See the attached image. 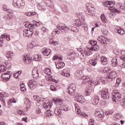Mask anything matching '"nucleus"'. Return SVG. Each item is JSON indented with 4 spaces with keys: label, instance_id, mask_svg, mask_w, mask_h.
Returning a JSON list of instances; mask_svg holds the SVG:
<instances>
[{
    "label": "nucleus",
    "instance_id": "393cba45",
    "mask_svg": "<svg viewBox=\"0 0 125 125\" xmlns=\"http://www.w3.org/2000/svg\"><path fill=\"white\" fill-rule=\"evenodd\" d=\"M95 116L98 117V118H104V112L102 111H96L95 112Z\"/></svg>",
    "mask_w": 125,
    "mask_h": 125
},
{
    "label": "nucleus",
    "instance_id": "0eeeda50",
    "mask_svg": "<svg viewBox=\"0 0 125 125\" xmlns=\"http://www.w3.org/2000/svg\"><path fill=\"white\" fill-rule=\"evenodd\" d=\"M99 93L101 94L103 99H109L110 97L109 92H108V89H107L99 91Z\"/></svg>",
    "mask_w": 125,
    "mask_h": 125
},
{
    "label": "nucleus",
    "instance_id": "bf43d9fd",
    "mask_svg": "<svg viewBox=\"0 0 125 125\" xmlns=\"http://www.w3.org/2000/svg\"><path fill=\"white\" fill-rule=\"evenodd\" d=\"M71 30L72 32H74L75 33H77V32H78V30H77V28H76V27H72L71 28Z\"/></svg>",
    "mask_w": 125,
    "mask_h": 125
},
{
    "label": "nucleus",
    "instance_id": "bb28decb",
    "mask_svg": "<svg viewBox=\"0 0 125 125\" xmlns=\"http://www.w3.org/2000/svg\"><path fill=\"white\" fill-rule=\"evenodd\" d=\"M90 80L86 82H89V84H91V85L95 86V85H98V84H100V83H99V81L96 82V81H91V79L89 78Z\"/></svg>",
    "mask_w": 125,
    "mask_h": 125
},
{
    "label": "nucleus",
    "instance_id": "a18cd8bd",
    "mask_svg": "<svg viewBox=\"0 0 125 125\" xmlns=\"http://www.w3.org/2000/svg\"><path fill=\"white\" fill-rule=\"evenodd\" d=\"M101 19L103 23H106V22H107V19H106L104 14H102L101 16Z\"/></svg>",
    "mask_w": 125,
    "mask_h": 125
},
{
    "label": "nucleus",
    "instance_id": "f3484780",
    "mask_svg": "<svg viewBox=\"0 0 125 125\" xmlns=\"http://www.w3.org/2000/svg\"><path fill=\"white\" fill-rule=\"evenodd\" d=\"M103 5L106 7H110L113 8L114 5H115V1H106L103 3Z\"/></svg>",
    "mask_w": 125,
    "mask_h": 125
},
{
    "label": "nucleus",
    "instance_id": "052dcab7",
    "mask_svg": "<svg viewBox=\"0 0 125 125\" xmlns=\"http://www.w3.org/2000/svg\"><path fill=\"white\" fill-rule=\"evenodd\" d=\"M103 38V36H99L97 38V41L101 43V41L102 40V38Z\"/></svg>",
    "mask_w": 125,
    "mask_h": 125
},
{
    "label": "nucleus",
    "instance_id": "864d4df0",
    "mask_svg": "<svg viewBox=\"0 0 125 125\" xmlns=\"http://www.w3.org/2000/svg\"><path fill=\"white\" fill-rule=\"evenodd\" d=\"M5 67H4V65H0V73H3V72H5Z\"/></svg>",
    "mask_w": 125,
    "mask_h": 125
},
{
    "label": "nucleus",
    "instance_id": "4c0bfd02",
    "mask_svg": "<svg viewBox=\"0 0 125 125\" xmlns=\"http://www.w3.org/2000/svg\"><path fill=\"white\" fill-rule=\"evenodd\" d=\"M74 24L75 26L80 27V26H82V21L80 20H76L74 21Z\"/></svg>",
    "mask_w": 125,
    "mask_h": 125
},
{
    "label": "nucleus",
    "instance_id": "2f4dec72",
    "mask_svg": "<svg viewBox=\"0 0 125 125\" xmlns=\"http://www.w3.org/2000/svg\"><path fill=\"white\" fill-rule=\"evenodd\" d=\"M24 103L26 105V109H30V107H31V102H30V100L28 98L25 99Z\"/></svg>",
    "mask_w": 125,
    "mask_h": 125
},
{
    "label": "nucleus",
    "instance_id": "4468645a",
    "mask_svg": "<svg viewBox=\"0 0 125 125\" xmlns=\"http://www.w3.org/2000/svg\"><path fill=\"white\" fill-rule=\"evenodd\" d=\"M11 77V75L9 73V72L2 74L1 75V78L3 82H7V81H9V79H10Z\"/></svg>",
    "mask_w": 125,
    "mask_h": 125
},
{
    "label": "nucleus",
    "instance_id": "58836bf2",
    "mask_svg": "<svg viewBox=\"0 0 125 125\" xmlns=\"http://www.w3.org/2000/svg\"><path fill=\"white\" fill-rule=\"evenodd\" d=\"M1 39H5L8 42L10 41V37L6 34L1 35Z\"/></svg>",
    "mask_w": 125,
    "mask_h": 125
},
{
    "label": "nucleus",
    "instance_id": "39448f33",
    "mask_svg": "<svg viewBox=\"0 0 125 125\" xmlns=\"http://www.w3.org/2000/svg\"><path fill=\"white\" fill-rule=\"evenodd\" d=\"M34 29L35 28H28L27 29H24L23 31V36L27 38H31L34 34Z\"/></svg>",
    "mask_w": 125,
    "mask_h": 125
},
{
    "label": "nucleus",
    "instance_id": "de8ad7c7",
    "mask_svg": "<svg viewBox=\"0 0 125 125\" xmlns=\"http://www.w3.org/2000/svg\"><path fill=\"white\" fill-rule=\"evenodd\" d=\"M14 16V13H12L11 14H9L7 15V18L8 20H9L10 19H12Z\"/></svg>",
    "mask_w": 125,
    "mask_h": 125
},
{
    "label": "nucleus",
    "instance_id": "79ce46f5",
    "mask_svg": "<svg viewBox=\"0 0 125 125\" xmlns=\"http://www.w3.org/2000/svg\"><path fill=\"white\" fill-rule=\"evenodd\" d=\"M90 63L92 66H96L97 64V59L91 60L90 61Z\"/></svg>",
    "mask_w": 125,
    "mask_h": 125
},
{
    "label": "nucleus",
    "instance_id": "13d9d810",
    "mask_svg": "<svg viewBox=\"0 0 125 125\" xmlns=\"http://www.w3.org/2000/svg\"><path fill=\"white\" fill-rule=\"evenodd\" d=\"M17 113L21 115V116L22 115H24V111H23V110H22L18 109Z\"/></svg>",
    "mask_w": 125,
    "mask_h": 125
},
{
    "label": "nucleus",
    "instance_id": "f03ea898",
    "mask_svg": "<svg viewBox=\"0 0 125 125\" xmlns=\"http://www.w3.org/2000/svg\"><path fill=\"white\" fill-rule=\"evenodd\" d=\"M83 71L82 70H77L74 74L75 77L78 79H82L85 82L90 81L88 76H83Z\"/></svg>",
    "mask_w": 125,
    "mask_h": 125
},
{
    "label": "nucleus",
    "instance_id": "37998d69",
    "mask_svg": "<svg viewBox=\"0 0 125 125\" xmlns=\"http://www.w3.org/2000/svg\"><path fill=\"white\" fill-rule=\"evenodd\" d=\"M61 112V110H60V108L58 107L56 108L54 110V113L57 115V116H59L60 115V113Z\"/></svg>",
    "mask_w": 125,
    "mask_h": 125
},
{
    "label": "nucleus",
    "instance_id": "ddd939ff",
    "mask_svg": "<svg viewBox=\"0 0 125 125\" xmlns=\"http://www.w3.org/2000/svg\"><path fill=\"white\" fill-rule=\"evenodd\" d=\"M57 27L59 30H60L61 32L63 33H66V31H68V30H71V29L67 27V26L64 24H59L57 26Z\"/></svg>",
    "mask_w": 125,
    "mask_h": 125
},
{
    "label": "nucleus",
    "instance_id": "6e6d98bb",
    "mask_svg": "<svg viewBox=\"0 0 125 125\" xmlns=\"http://www.w3.org/2000/svg\"><path fill=\"white\" fill-rule=\"evenodd\" d=\"M61 75H62V76H64L65 77H70V74H69V73H66L65 72V71H62L61 72Z\"/></svg>",
    "mask_w": 125,
    "mask_h": 125
},
{
    "label": "nucleus",
    "instance_id": "f257e3e1",
    "mask_svg": "<svg viewBox=\"0 0 125 125\" xmlns=\"http://www.w3.org/2000/svg\"><path fill=\"white\" fill-rule=\"evenodd\" d=\"M54 103H59L60 104V107L62 111H69L70 110V107H68V106L63 104V100H61V99H54Z\"/></svg>",
    "mask_w": 125,
    "mask_h": 125
},
{
    "label": "nucleus",
    "instance_id": "4be33fe9",
    "mask_svg": "<svg viewBox=\"0 0 125 125\" xmlns=\"http://www.w3.org/2000/svg\"><path fill=\"white\" fill-rule=\"evenodd\" d=\"M51 50L46 48H43L42 49V53L44 56H48L50 54Z\"/></svg>",
    "mask_w": 125,
    "mask_h": 125
},
{
    "label": "nucleus",
    "instance_id": "dca6fc26",
    "mask_svg": "<svg viewBox=\"0 0 125 125\" xmlns=\"http://www.w3.org/2000/svg\"><path fill=\"white\" fill-rule=\"evenodd\" d=\"M23 61L24 64L29 65L32 63V58L30 57V56L27 55L26 56L23 57Z\"/></svg>",
    "mask_w": 125,
    "mask_h": 125
},
{
    "label": "nucleus",
    "instance_id": "774afa93",
    "mask_svg": "<svg viewBox=\"0 0 125 125\" xmlns=\"http://www.w3.org/2000/svg\"><path fill=\"white\" fill-rule=\"evenodd\" d=\"M7 24H8L9 26H11L13 24V22L12 21H7Z\"/></svg>",
    "mask_w": 125,
    "mask_h": 125
},
{
    "label": "nucleus",
    "instance_id": "f704fd0d",
    "mask_svg": "<svg viewBox=\"0 0 125 125\" xmlns=\"http://www.w3.org/2000/svg\"><path fill=\"white\" fill-rule=\"evenodd\" d=\"M107 38L103 36V38H102V41L101 42V43L103 44V45H107Z\"/></svg>",
    "mask_w": 125,
    "mask_h": 125
},
{
    "label": "nucleus",
    "instance_id": "2eb2a0df",
    "mask_svg": "<svg viewBox=\"0 0 125 125\" xmlns=\"http://www.w3.org/2000/svg\"><path fill=\"white\" fill-rule=\"evenodd\" d=\"M120 53L121 54L120 58L122 59V60L124 61L123 63L120 65V67H121V69H123V68H125V51L122 50L120 51Z\"/></svg>",
    "mask_w": 125,
    "mask_h": 125
},
{
    "label": "nucleus",
    "instance_id": "f8f14e48",
    "mask_svg": "<svg viewBox=\"0 0 125 125\" xmlns=\"http://www.w3.org/2000/svg\"><path fill=\"white\" fill-rule=\"evenodd\" d=\"M75 90H76V85L74 83L70 84L67 89V93L68 94L74 95Z\"/></svg>",
    "mask_w": 125,
    "mask_h": 125
},
{
    "label": "nucleus",
    "instance_id": "338daca9",
    "mask_svg": "<svg viewBox=\"0 0 125 125\" xmlns=\"http://www.w3.org/2000/svg\"><path fill=\"white\" fill-rule=\"evenodd\" d=\"M3 95V97H8L9 96V94H8L7 93H2Z\"/></svg>",
    "mask_w": 125,
    "mask_h": 125
},
{
    "label": "nucleus",
    "instance_id": "5701e85b",
    "mask_svg": "<svg viewBox=\"0 0 125 125\" xmlns=\"http://www.w3.org/2000/svg\"><path fill=\"white\" fill-rule=\"evenodd\" d=\"M91 92H92V87L88 86L85 89L84 94L86 95V96H89Z\"/></svg>",
    "mask_w": 125,
    "mask_h": 125
},
{
    "label": "nucleus",
    "instance_id": "a878e982",
    "mask_svg": "<svg viewBox=\"0 0 125 125\" xmlns=\"http://www.w3.org/2000/svg\"><path fill=\"white\" fill-rule=\"evenodd\" d=\"M84 54L86 56H89L92 54V52L90 48L87 47L84 50Z\"/></svg>",
    "mask_w": 125,
    "mask_h": 125
},
{
    "label": "nucleus",
    "instance_id": "6e6552de",
    "mask_svg": "<svg viewBox=\"0 0 125 125\" xmlns=\"http://www.w3.org/2000/svg\"><path fill=\"white\" fill-rule=\"evenodd\" d=\"M25 3L22 0H14L13 2V5L16 7V8H20L22 6H24Z\"/></svg>",
    "mask_w": 125,
    "mask_h": 125
},
{
    "label": "nucleus",
    "instance_id": "7ed1b4c3",
    "mask_svg": "<svg viewBox=\"0 0 125 125\" xmlns=\"http://www.w3.org/2000/svg\"><path fill=\"white\" fill-rule=\"evenodd\" d=\"M112 100L114 102H118L121 100V93L117 90H113L112 91Z\"/></svg>",
    "mask_w": 125,
    "mask_h": 125
},
{
    "label": "nucleus",
    "instance_id": "0e129e2a",
    "mask_svg": "<svg viewBox=\"0 0 125 125\" xmlns=\"http://www.w3.org/2000/svg\"><path fill=\"white\" fill-rule=\"evenodd\" d=\"M116 83H119L120 84L121 83H122V79L118 78L116 80Z\"/></svg>",
    "mask_w": 125,
    "mask_h": 125
},
{
    "label": "nucleus",
    "instance_id": "473e14b6",
    "mask_svg": "<svg viewBox=\"0 0 125 125\" xmlns=\"http://www.w3.org/2000/svg\"><path fill=\"white\" fill-rule=\"evenodd\" d=\"M32 59L34 61H41L42 60V57L41 55H35L33 57Z\"/></svg>",
    "mask_w": 125,
    "mask_h": 125
},
{
    "label": "nucleus",
    "instance_id": "a211bd4d",
    "mask_svg": "<svg viewBox=\"0 0 125 125\" xmlns=\"http://www.w3.org/2000/svg\"><path fill=\"white\" fill-rule=\"evenodd\" d=\"M44 73H45L46 75H47V76H46V79L48 81H51V75H50L51 70L49 68H46L44 70Z\"/></svg>",
    "mask_w": 125,
    "mask_h": 125
},
{
    "label": "nucleus",
    "instance_id": "1a4fd4ad",
    "mask_svg": "<svg viewBox=\"0 0 125 125\" xmlns=\"http://www.w3.org/2000/svg\"><path fill=\"white\" fill-rule=\"evenodd\" d=\"M43 107L47 111H46L45 115L47 117H50L52 115L51 111L49 110L51 106L49 105V103H47L46 102H44L43 103Z\"/></svg>",
    "mask_w": 125,
    "mask_h": 125
},
{
    "label": "nucleus",
    "instance_id": "e433bc0d",
    "mask_svg": "<svg viewBox=\"0 0 125 125\" xmlns=\"http://www.w3.org/2000/svg\"><path fill=\"white\" fill-rule=\"evenodd\" d=\"M99 103V97L98 96H96L95 97V99L93 101V104L95 105H97Z\"/></svg>",
    "mask_w": 125,
    "mask_h": 125
},
{
    "label": "nucleus",
    "instance_id": "8fccbe9b",
    "mask_svg": "<svg viewBox=\"0 0 125 125\" xmlns=\"http://www.w3.org/2000/svg\"><path fill=\"white\" fill-rule=\"evenodd\" d=\"M62 10L64 11V12H68V8L67 7V6L63 4L62 5Z\"/></svg>",
    "mask_w": 125,
    "mask_h": 125
},
{
    "label": "nucleus",
    "instance_id": "680f3d73",
    "mask_svg": "<svg viewBox=\"0 0 125 125\" xmlns=\"http://www.w3.org/2000/svg\"><path fill=\"white\" fill-rule=\"evenodd\" d=\"M83 53H84V52L80 53V58L81 59H85V56H84Z\"/></svg>",
    "mask_w": 125,
    "mask_h": 125
},
{
    "label": "nucleus",
    "instance_id": "3c124183",
    "mask_svg": "<svg viewBox=\"0 0 125 125\" xmlns=\"http://www.w3.org/2000/svg\"><path fill=\"white\" fill-rule=\"evenodd\" d=\"M89 43H90V44H91V45H96V44H97V42H96V41L95 40H91V41H90L89 42Z\"/></svg>",
    "mask_w": 125,
    "mask_h": 125
},
{
    "label": "nucleus",
    "instance_id": "72a5a7b5",
    "mask_svg": "<svg viewBox=\"0 0 125 125\" xmlns=\"http://www.w3.org/2000/svg\"><path fill=\"white\" fill-rule=\"evenodd\" d=\"M101 62L103 65H106L108 63L107 58L106 57H102L101 58Z\"/></svg>",
    "mask_w": 125,
    "mask_h": 125
},
{
    "label": "nucleus",
    "instance_id": "4d7b16f0",
    "mask_svg": "<svg viewBox=\"0 0 125 125\" xmlns=\"http://www.w3.org/2000/svg\"><path fill=\"white\" fill-rule=\"evenodd\" d=\"M77 51H78L79 52H80V53H84V52L83 51V48L80 47V48H77Z\"/></svg>",
    "mask_w": 125,
    "mask_h": 125
},
{
    "label": "nucleus",
    "instance_id": "c85d7f7f",
    "mask_svg": "<svg viewBox=\"0 0 125 125\" xmlns=\"http://www.w3.org/2000/svg\"><path fill=\"white\" fill-rule=\"evenodd\" d=\"M57 69H62L65 67V63L63 62H58L57 64L56 63Z\"/></svg>",
    "mask_w": 125,
    "mask_h": 125
},
{
    "label": "nucleus",
    "instance_id": "9b49d317",
    "mask_svg": "<svg viewBox=\"0 0 125 125\" xmlns=\"http://www.w3.org/2000/svg\"><path fill=\"white\" fill-rule=\"evenodd\" d=\"M29 87H30L31 90L35 89V88L38 85V82L36 80L32 79L29 81L27 83Z\"/></svg>",
    "mask_w": 125,
    "mask_h": 125
},
{
    "label": "nucleus",
    "instance_id": "ea45409f",
    "mask_svg": "<svg viewBox=\"0 0 125 125\" xmlns=\"http://www.w3.org/2000/svg\"><path fill=\"white\" fill-rule=\"evenodd\" d=\"M109 71H111V67L109 66H105L104 69H102V71L104 72V73H107V72H109Z\"/></svg>",
    "mask_w": 125,
    "mask_h": 125
},
{
    "label": "nucleus",
    "instance_id": "09e8293b",
    "mask_svg": "<svg viewBox=\"0 0 125 125\" xmlns=\"http://www.w3.org/2000/svg\"><path fill=\"white\" fill-rule=\"evenodd\" d=\"M0 100L3 103V104H5V100L3 98L2 93H0Z\"/></svg>",
    "mask_w": 125,
    "mask_h": 125
},
{
    "label": "nucleus",
    "instance_id": "69168bd1",
    "mask_svg": "<svg viewBox=\"0 0 125 125\" xmlns=\"http://www.w3.org/2000/svg\"><path fill=\"white\" fill-rule=\"evenodd\" d=\"M50 89L52 91H55L56 90V88H55V87L53 85L50 86Z\"/></svg>",
    "mask_w": 125,
    "mask_h": 125
},
{
    "label": "nucleus",
    "instance_id": "5fc2aeb1",
    "mask_svg": "<svg viewBox=\"0 0 125 125\" xmlns=\"http://www.w3.org/2000/svg\"><path fill=\"white\" fill-rule=\"evenodd\" d=\"M90 49H91V51H97L98 48H97L95 45H93L91 48H90Z\"/></svg>",
    "mask_w": 125,
    "mask_h": 125
},
{
    "label": "nucleus",
    "instance_id": "423d86ee",
    "mask_svg": "<svg viewBox=\"0 0 125 125\" xmlns=\"http://www.w3.org/2000/svg\"><path fill=\"white\" fill-rule=\"evenodd\" d=\"M33 24L30 23L28 21H26L23 23L24 27L28 28V29H35V27L38 26V24H40L39 22H37L36 21H33Z\"/></svg>",
    "mask_w": 125,
    "mask_h": 125
},
{
    "label": "nucleus",
    "instance_id": "aec40b11",
    "mask_svg": "<svg viewBox=\"0 0 125 125\" xmlns=\"http://www.w3.org/2000/svg\"><path fill=\"white\" fill-rule=\"evenodd\" d=\"M74 95H75L76 97V98H77V100L78 101V102H80V103H83V99H84V98H83V96L82 95H80L79 94H78L77 93H75L74 94Z\"/></svg>",
    "mask_w": 125,
    "mask_h": 125
},
{
    "label": "nucleus",
    "instance_id": "603ef678",
    "mask_svg": "<svg viewBox=\"0 0 125 125\" xmlns=\"http://www.w3.org/2000/svg\"><path fill=\"white\" fill-rule=\"evenodd\" d=\"M117 33H118V34H119V35H124L125 32V30L124 29H118L117 31Z\"/></svg>",
    "mask_w": 125,
    "mask_h": 125
},
{
    "label": "nucleus",
    "instance_id": "49530a36",
    "mask_svg": "<svg viewBox=\"0 0 125 125\" xmlns=\"http://www.w3.org/2000/svg\"><path fill=\"white\" fill-rule=\"evenodd\" d=\"M53 60H59V61H60V60H62V57L59 55H55L53 57Z\"/></svg>",
    "mask_w": 125,
    "mask_h": 125
},
{
    "label": "nucleus",
    "instance_id": "6ab92c4d",
    "mask_svg": "<svg viewBox=\"0 0 125 125\" xmlns=\"http://www.w3.org/2000/svg\"><path fill=\"white\" fill-rule=\"evenodd\" d=\"M95 9L93 7H89L88 10L86 11V14L87 15H91L92 16H95V13H94Z\"/></svg>",
    "mask_w": 125,
    "mask_h": 125
},
{
    "label": "nucleus",
    "instance_id": "c9c22d12",
    "mask_svg": "<svg viewBox=\"0 0 125 125\" xmlns=\"http://www.w3.org/2000/svg\"><path fill=\"white\" fill-rule=\"evenodd\" d=\"M35 47V46L33 44V43H30L28 44L27 45V50L28 51H32L33 48Z\"/></svg>",
    "mask_w": 125,
    "mask_h": 125
},
{
    "label": "nucleus",
    "instance_id": "c756f323",
    "mask_svg": "<svg viewBox=\"0 0 125 125\" xmlns=\"http://www.w3.org/2000/svg\"><path fill=\"white\" fill-rule=\"evenodd\" d=\"M45 3L49 7H50L51 8H53L54 6H53V2L51 1L50 0H46L44 1Z\"/></svg>",
    "mask_w": 125,
    "mask_h": 125
},
{
    "label": "nucleus",
    "instance_id": "a19ab883",
    "mask_svg": "<svg viewBox=\"0 0 125 125\" xmlns=\"http://www.w3.org/2000/svg\"><path fill=\"white\" fill-rule=\"evenodd\" d=\"M33 98L36 101H38L39 102H41L42 101V100H43V99L41 98L40 96H34Z\"/></svg>",
    "mask_w": 125,
    "mask_h": 125
},
{
    "label": "nucleus",
    "instance_id": "412c9836",
    "mask_svg": "<svg viewBox=\"0 0 125 125\" xmlns=\"http://www.w3.org/2000/svg\"><path fill=\"white\" fill-rule=\"evenodd\" d=\"M32 76L34 79H38V78H39V70H38V68H33L32 70Z\"/></svg>",
    "mask_w": 125,
    "mask_h": 125
},
{
    "label": "nucleus",
    "instance_id": "e2e57ef3",
    "mask_svg": "<svg viewBox=\"0 0 125 125\" xmlns=\"http://www.w3.org/2000/svg\"><path fill=\"white\" fill-rule=\"evenodd\" d=\"M3 10H4V11H7V10H8V8H7V6H6L5 5H3Z\"/></svg>",
    "mask_w": 125,
    "mask_h": 125
},
{
    "label": "nucleus",
    "instance_id": "9d476101",
    "mask_svg": "<svg viewBox=\"0 0 125 125\" xmlns=\"http://www.w3.org/2000/svg\"><path fill=\"white\" fill-rule=\"evenodd\" d=\"M74 106L75 108V113H76V114H78L82 117H87V115L85 114V113L83 112H82V110H81V108H80L79 104H75Z\"/></svg>",
    "mask_w": 125,
    "mask_h": 125
},
{
    "label": "nucleus",
    "instance_id": "c03bdc74",
    "mask_svg": "<svg viewBox=\"0 0 125 125\" xmlns=\"http://www.w3.org/2000/svg\"><path fill=\"white\" fill-rule=\"evenodd\" d=\"M102 33L103 34V35H104L105 36H107V35L109 34L108 30L104 28H102Z\"/></svg>",
    "mask_w": 125,
    "mask_h": 125
},
{
    "label": "nucleus",
    "instance_id": "b1692460",
    "mask_svg": "<svg viewBox=\"0 0 125 125\" xmlns=\"http://www.w3.org/2000/svg\"><path fill=\"white\" fill-rule=\"evenodd\" d=\"M123 118L124 116L120 113H116L113 117V119L115 121L123 120Z\"/></svg>",
    "mask_w": 125,
    "mask_h": 125
},
{
    "label": "nucleus",
    "instance_id": "7c9ffc66",
    "mask_svg": "<svg viewBox=\"0 0 125 125\" xmlns=\"http://www.w3.org/2000/svg\"><path fill=\"white\" fill-rule=\"evenodd\" d=\"M111 62H112L111 64L113 67H116L118 65V59H117V57H114L112 59L111 61Z\"/></svg>",
    "mask_w": 125,
    "mask_h": 125
},
{
    "label": "nucleus",
    "instance_id": "20e7f679",
    "mask_svg": "<svg viewBox=\"0 0 125 125\" xmlns=\"http://www.w3.org/2000/svg\"><path fill=\"white\" fill-rule=\"evenodd\" d=\"M117 76H118V75L117 74V72H116V71H111L109 73V75L107 76L106 81L109 83H111L112 82L114 79L116 78Z\"/></svg>",
    "mask_w": 125,
    "mask_h": 125
},
{
    "label": "nucleus",
    "instance_id": "cd10ccee",
    "mask_svg": "<svg viewBox=\"0 0 125 125\" xmlns=\"http://www.w3.org/2000/svg\"><path fill=\"white\" fill-rule=\"evenodd\" d=\"M13 56H14V53L11 52H8L6 53V57L9 61L12 60V57Z\"/></svg>",
    "mask_w": 125,
    "mask_h": 125
}]
</instances>
